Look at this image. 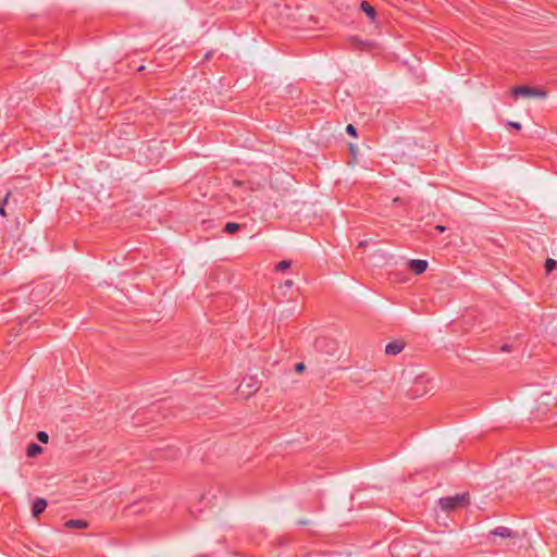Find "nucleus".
<instances>
[{
    "label": "nucleus",
    "mask_w": 557,
    "mask_h": 557,
    "mask_svg": "<svg viewBox=\"0 0 557 557\" xmlns=\"http://www.w3.org/2000/svg\"><path fill=\"white\" fill-rule=\"evenodd\" d=\"M469 494H456L453 496H445L438 499V505L444 511H453L469 505Z\"/></svg>",
    "instance_id": "f257e3e1"
},
{
    "label": "nucleus",
    "mask_w": 557,
    "mask_h": 557,
    "mask_svg": "<svg viewBox=\"0 0 557 557\" xmlns=\"http://www.w3.org/2000/svg\"><path fill=\"white\" fill-rule=\"evenodd\" d=\"M260 387V383L256 376H247L244 377L240 384L237 387L238 393L243 397H250L253 395Z\"/></svg>",
    "instance_id": "f03ea898"
},
{
    "label": "nucleus",
    "mask_w": 557,
    "mask_h": 557,
    "mask_svg": "<svg viewBox=\"0 0 557 557\" xmlns=\"http://www.w3.org/2000/svg\"><path fill=\"white\" fill-rule=\"evenodd\" d=\"M512 95L515 97L525 96V97H545L546 94L537 88L529 87V86H518L512 89Z\"/></svg>",
    "instance_id": "7ed1b4c3"
},
{
    "label": "nucleus",
    "mask_w": 557,
    "mask_h": 557,
    "mask_svg": "<svg viewBox=\"0 0 557 557\" xmlns=\"http://www.w3.org/2000/svg\"><path fill=\"white\" fill-rule=\"evenodd\" d=\"M405 348V343L403 341H394L388 343L385 346V354L389 356H396L400 354Z\"/></svg>",
    "instance_id": "20e7f679"
},
{
    "label": "nucleus",
    "mask_w": 557,
    "mask_h": 557,
    "mask_svg": "<svg viewBox=\"0 0 557 557\" xmlns=\"http://www.w3.org/2000/svg\"><path fill=\"white\" fill-rule=\"evenodd\" d=\"M409 268L414 274H422L428 269V262L420 259L410 260Z\"/></svg>",
    "instance_id": "39448f33"
},
{
    "label": "nucleus",
    "mask_w": 557,
    "mask_h": 557,
    "mask_svg": "<svg viewBox=\"0 0 557 557\" xmlns=\"http://www.w3.org/2000/svg\"><path fill=\"white\" fill-rule=\"evenodd\" d=\"M490 535L499 536L503 539H510V537L515 536V533L512 532L511 529H509L507 527H497V528L493 529L492 531H490Z\"/></svg>",
    "instance_id": "423d86ee"
},
{
    "label": "nucleus",
    "mask_w": 557,
    "mask_h": 557,
    "mask_svg": "<svg viewBox=\"0 0 557 557\" xmlns=\"http://www.w3.org/2000/svg\"><path fill=\"white\" fill-rule=\"evenodd\" d=\"M47 508V500L44 498H36L33 503L32 513L34 517H38Z\"/></svg>",
    "instance_id": "0eeeda50"
},
{
    "label": "nucleus",
    "mask_w": 557,
    "mask_h": 557,
    "mask_svg": "<svg viewBox=\"0 0 557 557\" xmlns=\"http://www.w3.org/2000/svg\"><path fill=\"white\" fill-rule=\"evenodd\" d=\"M64 527L67 529H86L88 527V522L81 519H71L64 523Z\"/></svg>",
    "instance_id": "6e6552de"
},
{
    "label": "nucleus",
    "mask_w": 557,
    "mask_h": 557,
    "mask_svg": "<svg viewBox=\"0 0 557 557\" xmlns=\"http://www.w3.org/2000/svg\"><path fill=\"white\" fill-rule=\"evenodd\" d=\"M361 10L370 17V20L374 21L376 16L375 9L367 1L361 2Z\"/></svg>",
    "instance_id": "1a4fd4ad"
},
{
    "label": "nucleus",
    "mask_w": 557,
    "mask_h": 557,
    "mask_svg": "<svg viewBox=\"0 0 557 557\" xmlns=\"http://www.w3.org/2000/svg\"><path fill=\"white\" fill-rule=\"evenodd\" d=\"M42 447L36 443H30L26 448V455L28 457H36L41 454Z\"/></svg>",
    "instance_id": "9d476101"
},
{
    "label": "nucleus",
    "mask_w": 557,
    "mask_h": 557,
    "mask_svg": "<svg viewBox=\"0 0 557 557\" xmlns=\"http://www.w3.org/2000/svg\"><path fill=\"white\" fill-rule=\"evenodd\" d=\"M557 267V261L552 259V258H547L546 261H545V271H546V274H549L550 272H553Z\"/></svg>",
    "instance_id": "9b49d317"
},
{
    "label": "nucleus",
    "mask_w": 557,
    "mask_h": 557,
    "mask_svg": "<svg viewBox=\"0 0 557 557\" xmlns=\"http://www.w3.org/2000/svg\"><path fill=\"white\" fill-rule=\"evenodd\" d=\"M240 225L238 223L228 222L226 223L224 231L228 234H233L238 231Z\"/></svg>",
    "instance_id": "f8f14e48"
},
{
    "label": "nucleus",
    "mask_w": 557,
    "mask_h": 557,
    "mask_svg": "<svg viewBox=\"0 0 557 557\" xmlns=\"http://www.w3.org/2000/svg\"><path fill=\"white\" fill-rule=\"evenodd\" d=\"M292 265V262L289 260H282L276 264V271H285L289 269Z\"/></svg>",
    "instance_id": "ddd939ff"
},
{
    "label": "nucleus",
    "mask_w": 557,
    "mask_h": 557,
    "mask_svg": "<svg viewBox=\"0 0 557 557\" xmlns=\"http://www.w3.org/2000/svg\"><path fill=\"white\" fill-rule=\"evenodd\" d=\"M37 440L40 442V443H44V444H47L48 441H49V435L47 432L45 431H39L37 433Z\"/></svg>",
    "instance_id": "4468645a"
},
{
    "label": "nucleus",
    "mask_w": 557,
    "mask_h": 557,
    "mask_svg": "<svg viewBox=\"0 0 557 557\" xmlns=\"http://www.w3.org/2000/svg\"><path fill=\"white\" fill-rule=\"evenodd\" d=\"M9 196H10V193L7 194V196L2 200V203L0 205V215H2V216L7 215L5 210H4V206L8 203Z\"/></svg>",
    "instance_id": "2eb2a0df"
},
{
    "label": "nucleus",
    "mask_w": 557,
    "mask_h": 557,
    "mask_svg": "<svg viewBox=\"0 0 557 557\" xmlns=\"http://www.w3.org/2000/svg\"><path fill=\"white\" fill-rule=\"evenodd\" d=\"M346 133L351 135V136H354V137L357 136V129H356V127L352 124H348L346 126Z\"/></svg>",
    "instance_id": "dca6fc26"
},
{
    "label": "nucleus",
    "mask_w": 557,
    "mask_h": 557,
    "mask_svg": "<svg viewBox=\"0 0 557 557\" xmlns=\"http://www.w3.org/2000/svg\"><path fill=\"white\" fill-rule=\"evenodd\" d=\"M508 125L515 129H521V124L519 122H512V121H509L508 122Z\"/></svg>",
    "instance_id": "f3484780"
},
{
    "label": "nucleus",
    "mask_w": 557,
    "mask_h": 557,
    "mask_svg": "<svg viewBox=\"0 0 557 557\" xmlns=\"http://www.w3.org/2000/svg\"><path fill=\"white\" fill-rule=\"evenodd\" d=\"M295 370H296V372H302L305 370V364L302 362L297 363L295 366Z\"/></svg>",
    "instance_id": "a211bd4d"
},
{
    "label": "nucleus",
    "mask_w": 557,
    "mask_h": 557,
    "mask_svg": "<svg viewBox=\"0 0 557 557\" xmlns=\"http://www.w3.org/2000/svg\"><path fill=\"white\" fill-rule=\"evenodd\" d=\"M435 228L440 232V233H443L446 231V226L444 225H436Z\"/></svg>",
    "instance_id": "6ab92c4d"
},
{
    "label": "nucleus",
    "mask_w": 557,
    "mask_h": 557,
    "mask_svg": "<svg viewBox=\"0 0 557 557\" xmlns=\"http://www.w3.org/2000/svg\"><path fill=\"white\" fill-rule=\"evenodd\" d=\"M285 285L290 287L293 285V281H286Z\"/></svg>",
    "instance_id": "aec40b11"
},
{
    "label": "nucleus",
    "mask_w": 557,
    "mask_h": 557,
    "mask_svg": "<svg viewBox=\"0 0 557 557\" xmlns=\"http://www.w3.org/2000/svg\"><path fill=\"white\" fill-rule=\"evenodd\" d=\"M502 349H503L504 351H508V350H509V348H508V346H507V345H504V346L502 347Z\"/></svg>",
    "instance_id": "412c9836"
},
{
    "label": "nucleus",
    "mask_w": 557,
    "mask_h": 557,
    "mask_svg": "<svg viewBox=\"0 0 557 557\" xmlns=\"http://www.w3.org/2000/svg\"><path fill=\"white\" fill-rule=\"evenodd\" d=\"M393 201H394V202H399V201H400V198H395Z\"/></svg>",
    "instance_id": "4be33fe9"
}]
</instances>
